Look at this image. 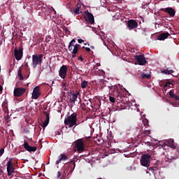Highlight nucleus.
Instances as JSON below:
<instances>
[{"label": "nucleus", "mask_w": 179, "mask_h": 179, "mask_svg": "<svg viewBox=\"0 0 179 179\" xmlns=\"http://www.w3.org/2000/svg\"><path fill=\"white\" fill-rule=\"evenodd\" d=\"M48 13H50V17H55V15H57V11L54 8L48 9Z\"/></svg>", "instance_id": "4be33fe9"}, {"label": "nucleus", "mask_w": 179, "mask_h": 179, "mask_svg": "<svg viewBox=\"0 0 179 179\" xmlns=\"http://www.w3.org/2000/svg\"><path fill=\"white\" fill-rule=\"evenodd\" d=\"M7 173L9 176H12L13 173H15V167H13L12 159H9L7 162Z\"/></svg>", "instance_id": "9d476101"}, {"label": "nucleus", "mask_w": 179, "mask_h": 179, "mask_svg": "<svg viewBox=\"0 0 179 179\" xmlns=\"http://www.w3.org/2000/svg\"><path fill=\"white\" fill-rule=\"evenodd\" d=\"M75 46L77 47V48H78V50H80V47H81V46H80V44H76Z\"/></svg>", "instance_id": "c03bdc74"}, {"label": "nucleus", "mask_w": 179, "mask_h": 179, "mask_svg": "<svg viewBox=\"0 0 179 179\" xmlns=\"http://www.w3.org/2000/svg\"><path fill=\"white\" fill-rule=\"evenodd\" d=\"M78 42L79 43V44H82V43H84L85 41H83V39H78Z\"/></svg>", "instance_id": "79ce46f5"}, {"label": "nucleus", "mask_w": 179, "mask_h": 179, "mask_svg": "<svg viewBox=\"0 0 179 179\" xmlns=\"http://www.w3.org/2000/svg\"><path fill=\"white\" fill-rule=\"evenodd\" d=\"M5 153V149L2 148L0 150V156H2Z\"/></svg>", "instance_id": "e433bc0d"}, {"label": "nucleus", "mask_w": 179, "mask_h": 179, "mask_svg": "<svg viewBox=\"0 0 179 179\" xmlns=\"http://www.w3.org/2000/svg\"><path fill=\"white\" fill-rule=\"evenodd\" d=\"M48 16H50V13H48V10H46Z\"/></svg>", "instance_id": "864d4df0"}, {"label": "nucleus", "mask_w": 179, "mask_h": 179, "mask_svg": "<svg viewBox=\"0 0 179 179\" xmlns=\"http://www.w3.org/2000/svg\"><path fill=\"white\" fill-rule=\"evenodd\" d=\"M17 76H22V69H20L18 70V71H17Z\"/></svg>", "instance_id": "ea45409f"}, {"label": "nucleus", "mask_w": 179, "mask_h": 179, "mask_svg": "<svg viewBox=\"0 0 179 179\" xmlns=\"http://www.w3.org/2000/svg\"><path fill=\"white\" fill-rule=\"evenodd\" d=\"M113 85H109L108 86V88L110 89V90H111V89H113Z\"/></svg>", "instance_id": "3c124183"}, {"label": "nucleus", "mask_w": 179, "mask_h": 179, "mask_svg": "<svg viewBox=\"0 0 179 179\" xmlns=\"http://www.w3.org/2000/svg\"><path fill=\"white\" fill-rule=\"evenodd\" d=\"M84 19L85 22L87 23H90V24H94V16L92 13L89 12L88 10L85 11Z\"/></svg>", "instance_id": "39448f33"}, {"label": "nucleus", "mask_w": 179, "mask_h": 179, "mask_svg": "<svg viewBox=\"0 0 179 179\" xmlns=\"http://www.w3.org/2000/svg\"><path fill=\"white\" fill-rule=\"evenodd\" d=\"M143 124L144 127H148L149 125V120L148 119H144L143 120Z\"/></svg>", "instance_id": "c756f323"}, {"label": "nucleus", "mask_w": 179, "mask_h": 179, "mask_svg": "<svg viewBox=\"0 0 179 179\" xmlns=\"http://www.w3.org/2000/svg\"><path fill=\"white\" fill-rule=\"evenodd\" d=\"M73 166H74L75 167V166H76V164H75V162H73Z\"/></svg>", "instance_id": "6e6d98bb"}, {"label": "nucleus", "mask_w": 179, "mask_h": 179, "mask_svg": "<svg viewBox=\"0 0 179 179\" xmlns=\"http://www.w3.org/2000/svg\"><path fill=\"white\" fill-rule=\"evenodd\" d=\"M134 59L139 65L143 66L148 64V61L146 60V58H145L144 55H136L134 56Z\"/></svg>", "instance_id": "0eeeda50"}, {"label": "nucleus", "mask_w": 179, "mask_h": 179, "mask_svg": "<svg viewBox=\"0 0 179 179\" xmlns=\"http://www.w3.org/2000/svg\"><path fill=\"white\" fill-rule=\"evenodd\" d=\"M18 78H19L20 80H23L24 79V77H23L22 75L18 76Z\"/></svg>", "instance_id": "a19ab883"}, {"label": "nucleus", "mask_w": 179, "mask_h": 179, "mask_svg": "<svg viewBox=\"0 0 179 179\" xmlns=\"http://www.w3.org/2000/svg\"><path fill=\"white\" fill-rule=\"evenodd\" d=\"M146 173H147V174H148V173H149V172H148V171H147Z\"/></svg>", "instance_id": "680f3d73"}, {"label": "nucleus", "mask_w": 179, "mask_h": 179, "mask_svg": "<svg viewBox=\"0 0 179 179\" xmlns=\"http://www.w3.org/2000/svg\"><path fill=\"white\" fill-rule=\"evenodd\" d=\"M84 45H90L89 44V43H84Z\"/></svg>", "instance_id": "603ef678"}, {"label": "nucleus", "mask_w": 179, "mask_h": 179, "mask_svg": "<svg viewBox=\"0 0 179 179\" xmlns=\"http://www.w3.org/2000/svg\"><path fill=\"white\" fill-rule=\"evenodd\" d=\"M66 73H68V66L62 65L59 70V76L62 79H65Z\"/></svg>", "instance_id": "1a4fd4ad"}, {"label": "nucleus", "mask_w": 179, "mask_h": 179, "mask_svg": "<svg viewBox=\"0 0 179 179\" xmlns=\"http://www.w3.org/2000/svg\"><path fill=\"white\" fill-rule=\"evenodd\" d=\"M80 60V61H83V58L82 57V56H80L79 58H78V61Z\"/></svg>", "instance_id": "09e8293b"}, {"label": "nucleus", "mask_w": 179, "mask_h": 179, "mask_svg": "<svg viewBox=\"0 0 179 179\" xmlns=\"http://www.w3.org/2000/svg\"><path fill=\"white\" fill-rule=\"evenodd\" d=\"M169 36H170L169 32L162 33L158 36V40L159 41L166 40V38H167Z\"/></svg>", "instance_id": "aec40b11"}, {"label": "nucleus", "mask_w": 179, "mask_h": 179, "mask_svg": "<svg viewBox=\"0 0 179 179\" xmlns=\"http://www.w3.org/2000/svg\"><path fill=\"white\" fill-rule=\"evenodd\" d=\"M24 65L27 68H29V63L27 62H24Z\"/></svg>", "instance_id": "de8ad7c7"}, {"label": "nucleus", "mask_w": 179, "mask_h": 179, "mask_svg": "<svg viewBox=\"0 0 179 179\" xmlns=\"http://www.w3.org/2000/svg\"><path fill=\"white\" fill-rule=\"evenodd\" d=\"M26 93V88L16 87L14 89L13 95L15 97H22Z\"/></svg>", "instance_id": "6e6552de"}, {"label": "nucleus", "mask_w": 179, "mask_h": 179, "mask_svg": "<svg viewBox=\"0 0 179 179\" xmlns=\"http://www.w3.org/2000/svg\"><path fill=\"white\" fill-rule=\"evenodd\" d=\"M97 179H102L101 178H97Z\"/></svg>", "instance_id": "bf43d9fd"}, {"label": "nucleus", "mask_w": 179, "mask_h": 179, "mask_svg": "<svg viewBox=\"0 0 179 179\" xmlns=\"http://www.w3.org/2000/svg\"><path fill=\"white\" fill-rule=\"evenodd\" d=\"M41 94V93H40V87H35L32 92V99L37 100V99L40 97Z\"/></svg>", "instance_id": "f8f14e48"}, {"label": "nucleus", "mask_w": 179, "mask_h": 179, "mask_svg": "<svg viewBox=\"0 0 179 179\" xmlns=\"http://www.w3.org/2000/svg\"><path fill=\"white\" fill-rule=\"evenodd\" d=\"M172 99H174V100H179V96L175 95Z\"/></svg>", "instance_id": "37998d69"}, {"label": "nucleus", "mask_w": 179, "mask_h": 179, "mask_svg": "<svg viewBox=\"0 0 179 179\" xmlns=\"http://www.w3.org/2000/svg\"><path fill=\"white\" fill-rule=\"evenodd\" d=\"M81 107H83V110H85V107L90 108L92 107V99L85 100L84 103H81Z\"/></svg>", "instance_id": "a211bd4d"}, {"label": "nucleus", "mask_w": 179, "mask_h": 179, "mask_svg": "<svg viewBox=\"0 0 179 179\" xmlns=\"http://www.w3.org/2000/svg\"><path fill=\"white\" fill-rule=\"evenodd\" d=\"M78 96H79V92L71 94V96H70L69 103L71 106L78 100Z\"/></svg>", "instance_id": "dca6fc26"}, {"label": "nucleus", "mask_w": 179, "mask_h": 179, "mask_svg": "<svg viewBox=\"0 0 179 179\" xmlns=\"http://www.w3.org/2000/svg\"><path fill=\"white\" fill-rule=\"evenodd\" d=\"M170 85L173 86V83H171V82H167L164 84V87H169Z\"/></svg>", "instance_id": "473e14b6"}, {"label": "nucleus", "mask_w": 179, "mask_h": 179, "mask_svg": "<svg viewBox=\"0 0 179 179\" xmlns=\"http://www.w3.org/2000/svg\"><path fill=\"white\" fill-rule=\"evenodd\" d=\"M75 43H76V41L75 39H72L69 45V50L72 51L73 45H75Z\"/></svg>", "instance_id": "b1692460"}, {"label": "nucleus", "mask_w": 179, "mask_h": 179, "mask_svg": "<svg viewBox=\"0 0 179 179\" xmlns=\"http://www.w3.org/2000/svg\"><path fill=\"white\" fill-rule=\"evenodd\" d=\"M14 55L17 61H20L23 58V47L20 46L18 49L15 48L14 50Z\"/></svg>", "instance_id": "423d86ee"}, {"label": "nucleus", "mask_w": 179, "mask_h": 179, "mask_svg": "<svg viewBox=\"0 0 179 179\" xmlns=\"http://www.w3.org/2000/svg\"><path fill=\"white\" fill-rule=\"evenodd\" d=\"M9 115H7L6 116L4 117V120L7 122V124L9 122Z\"/></svg>", "instance_id": "c9c22d12"}, {"label": "nucleus", "mask_w": 179, "mask_h": 179, "mask_svg": "<svg viewBox=\"0 0 179 179\" xmlns=\"http://www.w3.org/2000/svg\"><path fill=\"white\" fill-rule=\"evenodd\" d=\"M109 100H110V103H115V98H114L113 96H110Z\"/></svg>", "instance_id": "f704fd0d"}, {"label": "nucleus", "mask_w": 179, "mask_h": 179, "mask_svg": "<svg viewBox=\"0 0 179 179\" xmlns=\"http://www.w3.org/2000/svg\"><path fill=\"white\" fill-rule=\"evenodd\" d=\"M85 142H86L85 138H79L75 141V148L78 153H82L85 150Z\"/></svg>", "instance_id": "7ed1b4c3"}, {"label": "nucleus", "mask_w": 179, "mask_h": 179, "mask_svg": "<svg viewBox=\"0 0 179 179\" xmlns=\"http://www.w3.org/2000/svg\"><path fill=\"white\" fill-rule=\"evenodd\" d=\"M3 90V87H2V85H0V93Z\"/></svg>", "instance_id": "8fccbe9b"}, {"label": "nucleus", "mask_w": 179, "mask_h": 179, "mask_svg": "<svg viewBox=\"0 0 179 179\" xmlns=\"http://www.w3.org/2000/svg\"><path fill=\"white\" fill-rule=\"evenodd\" d=\"M44 114L45 115V120L43 123L42 127L43 128H45V127H47V125L50 124V113L47 112H44Z\"/></svg>", "instance_id": "f3484780"}, {"label": "nucleus", "mask_w": 179, "mask_h": 179, "mask_svg": "<svg viewBox=\"0 0 179 179\" xmlns=\"http://www.w3.org/2000/svg\"><path fill=\"white\" fill-rule=\"evenodd\" d=\"M169 145L170 148H172V149H176V144L174 143V140L173 139L169 140Z\"/></svg>", "instance_id": "a878e982"}, {"label": "nucleus", "mask_w": 179, "mask_h": 179, "mask_svg": "<svg viewBox=\"0 0 179 179\" xmlns=\"http://www.w3.org/2000/svg\"><path fill=\"white\" fill-rule=\"evenodd\" d=\"M169 96L171 99H173L175 96H176V94H174V91L173 90H171L169 92Z\"/></svg>", "instance_id": "7c9ffc66"}, {"label": "nucleus", "mask_w": 179, "mask_h": 179, "mask_svg": "<svg viewBox=\"0 0 179 179\" xmlns=\"http://www.w3.org/2000/svg\"><path fill=\"white\" fill-rule=\"evenodd\" d=\"M63 30H64V31H66V33H68V34H69V33H71V31H69V29L66 27H64Z\"/></svg>", "instance_id": "72a5a7b5"}, {"label": "nucleus", "mask_w": 179, "mask_h": 179, "mask_svg": "<svg viewBox=\"0 0 179 179\" xmlns=\"http://www.w3.org/2000/svg\"><path fill=\"white\" fill-rule=\"evenodd\" d=\"M1 107H2L3 111L4 113H7L8 114H9V110L8 109V101L7 100H5L3 102Z\"/></svg>", "instance_id": "412c9836"}, {"label": "nucleus", "mask_w": 179, "mask_h": 179, "mask_svg": "<svg viewBox=\"0 0 179 179\" xmlns=\"http://www.w3.org/2000/svg\"><path fill=\"white\" fill-rule=\"evenodd\" d=\"M162 73H164V75H171V73H174V71L169 70L168 69H164L161 71Z\"/></svg>", "instance_id": "5701e85b"}, {"label": "nucleus", "mask_w": 179, "mask_h": 179, "mask_svg": "<svg viewBox=\"0 0 179 179\" xmlns=\"http://www.w3.org/2000/svg\"><path fill=\"white\" fill-rule=\"evenodd\" d=\"M104 45H107V44L106 43V42H104Z\"/></svg>", "instance_id": "13d9d810"}, {"label": "nucleus", "mask_w": 179, "mask_h": 179, "mask_svg": "<svg viewBox=\"0 0 179 179\" xmlns=\"http://www.w3.org/2000/svg\"><path fill=\"white\" fill-rule=\"evenodd\" d=\"M141 164L143 167H149L150 166V155L145 154L141 158Z\"/></svg>", "instance_id": "20e7f679"}, {"label": "nucleus", "mask_w": 179, "mask_h": 179, "mask_svg": "<svg viewBox=\"0 0 179 179\" xmlns=\"http://www.w3.org/2000/svg\"><path fill=\"white\" fill-rule=\"evenodd\" d=\"M85 139H89V137H85Z\"/></svg>", "instance_id": "4d7b16f0"}, {"label": "nucleus", "mask_w": 179, "mask_h": 179, "mask_svg": "<svg viewBox=\"0 0 179 179\" xmlns=\"http://www.w3.org/2000/svg\"><path fill=\"white\" fill-rule=\"evenodd\" d=\"M72 58H76V53H72Z\"/></svg>", "instance_id": "a18cd8bd"}, {"label": "nucleus", "mask_w": 179, "mask_h": 179, "mask_svg": "<svg viewBox=\"0 0 179 179\" xmlns=\"http://www.w3.org/2000/svg\"><path fill=\"white\" fill-rule=\"evenodd\" d=\"M89 84V82L86 81V80H83L81 83V88L82 89H86V87H87V85Z\"/></svg>", "instance_id": "bb28decb"}, {"label": "nucleus", "mask_w": 179, "mask_h": 179, "mask_svg": "<svg viewBox=\"0 0 179 179\" xmlns=\"http://www.w3.org/2000/svg\"><path fill=\"white\" fill-rule=\"evenodd\" d=\"M138 129L140 131L138 136H141V138H143V136H149V135H150V130H143V127L141 129L138 128Z\"/></svg>", "instance_id": "2eb2a0df"}, {"label": "nucleus", "mask_w": 179, "mask_h": 179, "mask_svg": "<svg viewBox=\"0 0 179 179\" xmlns=\"http://www.w3.org/2000/svg\"><path fill=\"white\" fill-rule=\"evenodd\" d=\"M23 146L25 150L29 152L30 153H31V152H36L37 150V147L30 146L27 141L24 142Z\"/></svg>", "instance_id": "ddd939ff"}, {"label": "nucleus", "mask_w": 179, "mask_h": 179, "mask_svg": "<svg viewBox=\"0 0 179 179\" xmlns=\"http://www.w3.org/2000/svg\"><path fill=\"white\" fill-rule=\"evenodd\" d=\"M77 121L78 115L76 114V113H73L64 120V124L65 125H68L69 128H72L74 125H76Z\"/></svg>", "instance_id": "f257e3e1"}, {"label": "nucleus", "mask_w": 179, "mask_h": 179, "mask_svg": "<svg viewBox=\"0 0 179 179\" xmlns=\"http://www.w3.org/2000/svg\"><path fill=\"white\" fill-rule=\"evenodd\" d=\"M83 48H85V50L87 51V52H90V51H91L90 48H85V46H83Z\"/></svg>", "instance_id": "58836bf2"}, {"label": "nucleus", "mask_w": 179, "mask_h": 179, "mask_svg": "<svg viewBox=\"0 0 179 179\" xmlns=\"http://www.w3.org/2000/svg\"><path fill=\"white\" fill-rule=\"evenodd\" d=\"M178 152H179V150H178Z\"/></svg>", "instance_id": "e2e57ef3"}, {"label": "nucleus", "mask_w": 179, "mask_h": 179, "mask_svg": "<svg viewBox=\"0 0 179 179\" xmlns=\"http://www.w3.org/2000/svg\"><path fill=\"white\" fill-rule=\"evenodd\" d=\"M78 51H79V49L78 48V46L74 45V48L72 49L71 52L72 54H78Z\"/></svg>", "instance_id": "cd10ccee"}, {"label": "nucleus", "mask_w": 179, "mask_h": 179, "mask_svg": "<svg viewBox=\"0 0 179 179\" xmlns=\"http://www.w3.org/2000/svg\"><path fill=\"white\" fill-rule=\"evenodd\" d=\"M176 159L175 157H166L164 160L166 162L171 163L173 160H176Z\"/></svg>", "instance_id": "393cba45"}, {"label": "nucleus", "mask_w": 179, "mask_h": 179, "mask_svg": "<svg viewBox=\"0 0 179 179\" xmlns=\"http://www.w3.org/2000/svg\"><path fill=\"white\" fill-rule=\"evenodd\" d=\"M61 177V172H57V178H59Z\"/></svg>", "instance_id": "49530a36"}, {"label": "nucleus", "mask_w": 179, "mask_h": 179, "mask_svg": "<svg viewBox=\"0 0 179 179\" xmlns=\"http://www.w3.org/2000/svg\"><path fill=\"white\" fill-rule=\"evenodd\" d=\"M127 27H129V30L136 29L138 27V22L135 20H129L127 22Z\"/></svg>", "instance_id": "4468645a"}, {"label": "nucleus", "mask_w": 179, "mask_h": 179, "mask_svg": "<svg viewBox=\"0 0 179 179\" xmlns=\"http://www.w3.org/2000/svg\"><path fill=\"white\" fill-rule=\"evenodd\" d=\"M74 13L76 15H79L80 13V10L79 9V7H77L75 10H74Z\"/></svg>", "instance_id": "2f4dec72"}, {"label": "nucleus", "mask_w": 179, "mask_h": 179, "mask_svg": "<svg viewBox=\"0 0 179 179\" xmlns=\"http://www.w3.org/2000/svg\"><path fill=\"white\" fill-rule=\"evenodd\" d=\"M150 171H152V173H155V169L153 167H147Z\"/></svg>", "instance_id": "4c0bfd02"}, {"label": "nucleus", "mask_w": 179, "mask_h": 179, "mask_svg": "<svg viewBox=\"0 0 179 179\" xmlns=\"http://www.w3.org/2000/svg\"><path fill=\"white\" fill-rule=\"evenodd\" d=\"M90 48H92V50H94V46H90Z\"/></svg>", "instance_id": "5fc2aeb1"}, {"label": "nucleus", "mask_w": 179, "mask_h": 179, "mask_svg": "<svg viewBox=\"0 0 179 179\" xmlns=\"http://www.w3.org/2000/svg\"><path fill=\"white\" fill-rule=\"evenodd\" d=\"M62 160L64 162H65V160H68V157L66 156V155L61 154L59 159L56 161V164H59V163H61V162H62Z\"/></svg>", "instance_id": "6ab92c4d"}, {"label": "nucleus", "mask_w": 179, "mask_h": 179, "mask_svg": "<svg viewBox=\"0 0 179 179\" xmlns=\"http://www.w3.org/2000/svg\"><path fill=\"white\" fill-rule=\"evenodd\" d=\"M43 57H44L43 54H36L32 55V67L34 69L37 68V65H41V63L43 62Z\"/></svg>", "instance_id": "f03ea898"}, {"label": "nucleus", "mask_w": 179, "mask_h": 179, "mask_svg": "<svg viewBox=\"0 0 179 179\" xmlns=\"http://www.w3.org/2000/svg\"><path fill=\"white\" fill-rule=\"evenodd\" d=\"M163 12L168 13L170 17H174V16H176V10L171 7L164 8Z\"/></svg>", "instance_id": "9b49d317"}, {"label": "nucleus", "mask_w": 179, "mask_h": 179, "mask_svg": "<svg viewBox=\"0 0 179 179\" xmlns=\"http://www.w3.org/2000/svg\"><path fill=\"white\" fill-rule=\"evenodd\" d=\"M141 78L142 79H150V75L143 73Z\"/></svg>", "instance_id": "c85d7f7f"}, {"label": "nucleus", "mask_w": 179, "mask_h": 179, "mask_svg": "<svg viewBox=\"0 0 179 179\" xmlns=\"http://www.w3.org/2000/svg\"><path fill=\"white\" fill-rule=\"evenodd\" d=\"M71 171H73V170L71 169Z\"/></svg>", "instance_id": "052dcab7"}]
</instances>
